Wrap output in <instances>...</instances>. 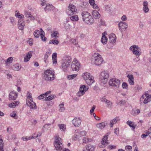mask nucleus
I'll return each mask as SVG.
<instances>
[{"instance_id": "32", "label": "nucleus", "mask_w": 151, "mask_h": 151, "mask_svg": "<svg viewBox=\"0 0 151 151\" xmlns=\"http://www.w3.org/2000/svg\"><path fill=\"white\" fill-rule=\"evenodd\" d=\"M52 7H53L52 6L50 5H46V6L45 8H44V9L46 12L50 11L52 9Z\"/></svg>"}, {"instance_id": "4", "label": "nucleus", "mask_w": 151, "mask_h": 151, "mask_svg": "<svg viewBox=\"0 0 151 151\" xmlns=\"http://www.w3.org/2000/svg\"><path fill=\"white\" fill-rule=\"evenodd\" d=\"M62 143V139L59 137L56 136L55 138V142L54 143L55 147L56 150L61 151L62 147L60 145V144Z\"/></svg>"}, {"instance_id": "50", "label": "nucleus", "mask_w": 151, "mask_h": 151, "mask_svg": "<svg viewBox=\"0 0 151 151\" xmlns=\"http://www.w3.org/2000/svg\"><path fill=\"white\" fill-rule=\"evenodd\" d=\"M16 111H14L13 112L10 114V116L11 117L14 118L15 119L17 118V116H16Z\"/></svg>"}, {"instance_id": "23", "label": "nucleus", "mask_w": 151, "mask_h": 151, "mask_svg": "<svg viewBox=\"0 0 151 151\" xmlns=\"http://www.w3.org/2000/svg\"><path fill=\"white\" fill-rule=\"evenodd\" d=\"M86 83L88 85H91L94 82V81L93 80V77H91L90 78H88L87 79L85 80Z\"/></svg>"}, {"instance_id": "47", "label": "nucleus", "mask_w": 151, "mask_h": 151, "mask_svg": "<svg viewBox=\"0 0 151 151\" xmlns=\"http://www.w3.org/2000/svg\"><path fill=\"white\" fill-rule=\"evenodd\" d=\"M15 15L17 17L21 19L23 18L24 17V16L23 14H20L19 13L16 14Z\"/></svg>"}, {"instance_id": "27", "label": "nucleus", "mask_w": 151, "mask_h": 151, "mask_svg": "<svg viewBox=\"0 0 151 151\" xmlns=\"http://www.w3.org/2000/svg\"><path fill=\"white\" fill-rule=\"evenodd\" d=\"M89 2L91 5L92 6L94 9H97L98 8V7L95 4V1L94 0H89Z\"/></svg>"}, {"instance_id": "45", "label": "nucleus", "mask_w": 151, "mask_h": 151, "mask_svg": "<svg viewBox=\"0 0 151 151\" xmlns=\"http://www.w3.org/2000/svg\"><path fill=\"white\" fill-rule=\"evenodd\" d=\"M40 37L41 40L43 41H46L47 40V38L46 37H45L44 35L42 33H41L40 34Z\"/></svg>"}, {"instance_id": "60", "label": "nucleus", "mask_w": 151, "mask_h": 151, "mask_svg": "<svg viewBox=\"0 0 151 151\" xmlns=\"http://www.w3.org/2000/svg\"><path fill=\"white\" fill-rule=\"evenodd\" d=\"M99 25L104 26L105 24V22L102 19H100L99 22Z\"/></svg>"}, {"instance_id": "31", "label": "nucleus", "mask_w": 151, "mask_h": 151, "mask_svg": "<svg viewBox=\"0 0 151 151\" xmlns=\"http://www.w3.org/2000/svg\"><path fill=\"white\" fill-rule=\"evenodd\" d=\"M68 9L72 11L75 13H76L75 6L72 4H70L68 6Z\"/></svg>"}, {"instance_id": "61", "label": "nucleus", "mask_w": 151, "mask_h": 151, "mask_svg": "<svg viewBox=\"0 0 151 151\" xmlns=\"http://www.w3.org/2000/svg\"><path fill=\"white\" fill-rule=\"evenodd\" d=\"M108 148L109 149L112 150L113 149H114L116 148V146L115 145H109L108 146Z\"/></svg>"}, {"instance_id": "15", "label": "nucleus", "mask_w": 151, "mask_h": 151, "mask_svg": "<svg viewBox=\"0 0 151 151\" xmlns=\"http://www.w3.org/2000/svg\"><path fill=\"white\" fill-rule=\"evenodd\" d=\"M25 22L22 19H19L18 22V28L19 29L23 30Z\"/></svg>"}, {"instance_id": "24", "label": "nucleus", "mask_w": 151, "mask_h": 151, "mask_svg": "<svg viewBox=\"0 0 151 151\" xmlns=\"http://www.w3.org/2000/svg\"><path fill=\"white\" fill-rule=\"evenodd\" d=\"M86 150H83V151H93L94 147L92 145H89L86 146Z\"/></svg>"}, {"instance_id": "54", "label": "nucleus", "mask_w": 151, "mask_h": 151, "mask_svg": "<svg viewBox=\"0 0 151 151\" xmlns=\"http://www.w3.org/2000/svg\"><path fill=\"white\" fill-rule=\"evenodd\" d=\"M9 19L10 20L11 23L13 25H14L16 24L15 21L13 17H10Z\"/></svg>"}, {"instance_id": "41", "label": "nucleus", "mask_w": 151, "mask_h": 151, "mask_svg": "<svg viewBox=\"0 0 151 151\" xmlns=\"http://www.w3.org/2000/svg\"><path fill=\"white\" fill-rule=\"evenodd\" d=\"M106 104L108 108H111L112 105V103L109 100H108L106 102Z\"/></svg>"}, {"instance_id": "38", "label": "nucleus", "mask_w": 151, "mask_h": 151, "mask_svg": "<svg viewBox=\"0 0 151 151\" xmlns=\"http://www.w3.org/2000/svg\"><path fill=\"white\" fill-rule=\"evenodd\" d=\"M59 41L58 40H50L49 41V44H53L54 45H58L59 43Z\"/></svg>"}, {"instance_id": "9", "label": "nucleus", "mask_w": 151, "mask_h": 151, "mask_svg": "<svg viewBox=\"0 0 151 151\" xmlns=\"http://www.w3.org/2000/svg\"><path fill=\"white\" fill-rule=\"evenodd\" d=\"M73 62L75 63L72 62L71 65V68L73 71H77L78 70L80 67V64L77 61L76 58H74Z\"/></svg>"}, {"instance_id": "55", "label": "nucleus", "mask_w": 151, "mask_h": 151, "mask_svg": "<svg viewBox=\"0 0 151 151\" xmlns=\"http://www.w3.org/2000/svg\"><path fill=\"white\" fill-rule=\"evenodd\" d=\"M132 147L130 145H127L125 147V150L127 151H132Z\"/></svg>"}, {"instance_id": "39", "label": "nucleus", "mask_w": 151, "mask_h": 151, "mask_svg": "<svg viewBox=\"0 0 151 151\" xmlns=\"http://www.w3.org/2000/svg\"><path fill=\"white\" fill-rule=\"evenodd\" d=\"M40 32L37 30H36L34 33V35L35 37L36 38H38L39 37V35L40 34Z\"/></svg>"}, {"instance_id": "22", "label": "nucleus", "mask_w": 151, "mask_h": 151, "mask_svg": "<svg viewBox=\"0 0 151 151\" xmlns=\"http://www.w3.org/2000/svg\"><path fill=\"white\" fill-rule=\"evenodd\" d=\"M82 76L83 78L85 80L88 78H90L91 77H93L89 73L87 72L83 73Z\"/></svg>"}, {"instance_id": "52", "label": "nucleus", "mask_w": 151, "mask_h": 151, "mask_svg": "<svg viewBox=\"0 0 151 151\" xmlns=\"http://www.w3.org/2000/svg\"><path fill=\"white\" fill-rule=\"evenodd\" d=\"M59 126L60 129L62 131H64L65 129V126L63 124L58 125Z\"/></svg>"}, {"instance_id": "14", "label": "nucleus", "mask_w": 151, "mask_h": 151, "mask_svg": "<svg viewBox=\"0 0 151 151\" xmlns=\"http://www.w3.org/2000/svg\"><path fill=\"white\" fill-rule=\"evenodd\" d=\"M32 52L31 51L28 52L24 58V62H26L29 61L32 56Z\"/></svg>"}, {"instance_id": "18", "label": "nucleus", "mask_w": 151, "mask_h": 151, "mask_svg": "<svg viewBox=\"0 0 151 151\" xmlns=\"http://www.w3.org/2000/svg\"><path fill=\"white\" fill-rule=\"evenodd\" d=\"M143 11L145 13H147L148 12L149 9L148 7V2L147 1H145L143 3Z\"/></svg>"}, {"instance_id": "29", "label": "nucleus", "mask_w": 151, "mask_h": 151, "mask_svg": "<svg viewBox=\"0 0 151 151\" xmlns=\"http://www.w3.org/2000/svg\"><path fill=\"white\" fill-rule=\"evenodd\" d=\"M38 137V135L37 134L36 136H32L31 137H23L22 138V139L24 141H26L29 140L30 139H32V138H37V137Z\"/></svg>"}, {"instance_id": "28", "label": "nucleus", "mask_w": 151, "mask_h": 151, "mask_svg": "<svg viewBox=\"0 0 151 151\" xmlns=\"http://www.w3.org/2000/svg\"><path fill=\"white\" fill-rule=\"evenodd\" d=\"M142 89V87L141 86L139 85H137L134 88V91L135 92V94L136 93L139 92L140 91H141Z\"/></svg>"}, {"instance_id": "64", "label": "nucleus", "mask_w": 151, "mask_h": 151, "mask_svg": "<svg viewBox=\"0 0 151 151\" xmlns=\"http://www.w3.org/2000/svg\"><path fill=\"white\" fill-rule=\"evenodd\" d=\"M86 132L85 131H82L80 132V134L82 136H84L86 135Z\"/></svg>"}, {"instance_id": "62", "label": "nucleus", "mask_w": 151, "mask_h": 151, "mask_svg": "<svg viewBox=\"0 0 151 151\" xmlns=\"http://www.w3.org/2000/svg\"><path fill=\"white\" fill-rule=\"evenodd\" d=\"M123 88H127V83L123 82L122 85Z\"/></svg>"}, {"instance_id": "43", "label": "nucleus", "mask_w": 151, "mask_h": 151, "mask_svg": "<svg viewBox=\"0 0 151 151\" xmlns=\"http://www.w3.org/2000/svg\"><path fill=\"white\" fill-rule=\"evenodd\" d=\"M127 77L128 78V81L129 83L131 85L132 84V75L128 74L127 76Z\"/></svg>"}, {"instance_id": "51", "label": "nucleus", "mask_w": 151, "mask_h": 151, "mask_svg": "<svg viewBox=\"0 0 151 151\" xmlns=\"http://www.w3.org/2000/svg\"><path fill=\"white\" fill-rule=\"evenodd\" d=\"M67 14L69 15H71L75 13L74 12L72 11L69 9L68 10V11L67 12Z\"/></svg>"}, {"instance_id": "63", "label": "nucleus", "mask_w": 151, "mask_h": 151, "mask_svg": "<svg viewBox=\"0 0 151 151\" xmlns=\"http://www.w3.org/2000/svg\"><path fill=\"white\" fill-rule=\"evenodd\" d=\"M84 94V92L82 91V92L79 91L77 93V95L78 96H81L83 95Z\"/></svg>"}, {"instance_id": "8", "label": "nucleus", "mask_w": 151, "mask_h": 151, "mask_svg": "<svg viewBox=\"0 0 151 151\" xmlns=\"http://www.w3.org/2000/svg\"><path fill=\"white\" fill-rule=\"evenodd\" d=\"M148 93V91L146 92L143 95L141 98V99H144L143 103L145 104H146L150 101V99H151V97H150V96Z\"/></svg>"}, {"instance_id": "57", "label": "nucleus", "mask_w": 151, "mask_h": 151, "mask_svg": "<svg viewBox=\"0 0 151 151\" xmlns=\"http://www.w3.org/2000/svg\"><path fill=\"white\" fill-rule=\"evenodd\" d=\"M140 110L138 109H137L134 112V113H133V115H137L138 114H139L140 113Z\"/></svg>"}, {"instance_id": "19", "label": "nucleus", "mask_w": 151, "mask_h": 151, "mask_svg": "<svg viewBox=\"0 0 151 151\" xmlns=\"http://www.w3.org/2000/svg\"><path fill=\"white\" fill-rule=\"evenodd\" d=\"M83 21L91 15L87 11H83L81 13Z\"/></svg>"}, {"instance_id": "1", "label": "nucleus", "mask_w": 151, "mask_h": 151, "mask_svg": "<svg viewBox=\"0 0 151 151\" xmlns=\"http://www.w3.org/2000/svg\"><path fill=\"white\" fill-rule=\"evenodd\" d=\"M72 61V58L70 56H66L63 59L61 67L63 70L66 71L68 68L70 66Z\"/></svg>"}, {"instance_id": "56", "label": "nucleus", "mask_w": 151, "mask_h": 151, "mask_svg": "<svg viewBox=\"0 0 151 151\" xmlns=\"http://www.w3.org/2000/svg\"><path fill=\"white\" fill-rule=\"evenodd\" d=\"M83 142L85 143H88L89 141V139L87 137L83 138Z\"/></svg>"}, {"instance_id": "44", "label": "nucleus", "mask_w": 151, "mask_h": 151, "mask_svg": "<svg viewBox=\"0 0 151 151\" xmlns=\"http://www.w3.org/2000/svg\"><path fill=\"white\" fill-rule=\"evenodd\" d=\"M0 151H4L3 150V142L1 139H0Z\"/></svg>"}, {"instance_id": "36", "label": "nucleus", "mask_w": 151, "mask_h": 151, "mask_svg": "<svg viewBox=\"0 0 151 151\" xmlns=\"http://www.w3.org/2000/svg\"><path fill=\"white\" fill-rule=\"evenodd\" d=\"M114 37L113 36H110L109 37V39L110 40V42L111 43H114L116 42V39L114 38V37H116L115 35H114Z\"/></svg>"}, {"instance_id": "26", "label": "nucleus", "mask_w": 151, "mask_h": 151, "mask_svg": "<svg viewBox=\"0 0 151 151\" xmlns=\"http://www.w3.org/2000/svg\"><path fill=\"white\" fill-rule=\"evenodd\" d=\"M12 68L14 70L18 71L20 69L21 66L19 64H16L14 65Z\"/></svg>"}, {"instance_id": "42", "label": "nucleus", "mask_w": 151, "mask_h": 151, "mask_svg": "<svg viewBox=\"0 0 151 151\" xmlns=\"http://www.w3.org/2000/svg\"><path fill=\"white\" fill-rule=\"evenodd\" d=\"M27 94L28 95L27 96V101L28 100H29V101H32L31 94L28 91L27 92Z\"/></svg>"}, {"instance_id": "7", "label": "nucleus", "mask_w": 151, "mask_h": 151, "mask_svg": "<svg viewBox=\"0 0 151 151\" xmlns=\"http://www.w3.org/2000/svg\"><path fill=\"white\" fill-rule=\"evenodd\" d=\"M109 83L110 86L119 88L120 84V81L118 79L113 78L110 80Z\"/></svg>"}, {"instance_id": "17", "label": "nucleus", "mask_w": 151, "mask_h": 151, "mask_svg": "<svg viewBox=\"0 0 151 151\" xmlns=\"http://www.w3.org/2000/svg\"><path fill=\"white\" fill-rule=\"evenodd\" d=\"M107 124L108 123L106 121H105L104 122L97 124L96 125V127L98 128L102 129L104 128L107 125Z\"/></svg>"}, {"instance_id": "40", "label": "nucleus", "mask_w": 151, "mask_h": 151, "mask_svg": "<svg viewBox=\"0 0 151 151\" xmlns=\"http://www.w3.org/2000/svg\"><path fill=\"white\" fill-rule=\"evenodd\" d=\"M64 103L63 102L61 104H60L59 105V106L60 107V109L59 110L60 111L63 112L65 110V108L64 107Z\"/></svg>"}, {"instance_id": "35", "label": "nucleus", "mask_w": 151, "mask_h": 151, "mask_svg": "<svg viewBox=\"0 0 151 151\" xmlns=\"http://www.w3.org/2000/svg\"><path fill=\"white\" fill-rule=\"evenodd\" d=\"M51 35L52 37H58L59 34L58 32L57 31L53 32L51 34Z\"/></svg>"}, {"instance_id": "16", "label": "nucleus", "mask_w": 151, "mask_h": 151, "mask_svg": "<svg viewBox=\"0 0 151 151\" xmlns=\"http://www.w3.org/2000/svg\"><path fill=\"white\" fill-rule=\"evenodd\" d=\"M17 97V92H11L9 94V99L10 100H15Z\"/></svg>"}, {"instance_id": "21", "label": "nucleus", "mask_w": 151, "mask_h": 151, "mask_svg": "<svg viewBox=\"0 0 151 151\" xmlns=\"http://www.w3.org/2000/svg\"><path fill=\"white\" fill-rule=\"evenodd\" d=\"M108 133H107L106 135L103 137L102 139V141H101V144L102 145H104L106 143H108Z\"/></svg>"}, {"instance_id": "3", "label": "nucleus", "mask_w": 151, "mask_h": 151, "mask_svg": "<svg viewBox=\"0 0 151 151\" xmlns=\"http://www.w3.org/2000/svg\"><path fill=\"white\" fill-rule=\"evenodd\" d=\"M44 78L46 81H53L55 78L54 73L51 70H47L44 72Z\"/></svg>"}, {"instance_id": "49", "label": "nucleus", "mask_w": 151, "mask_h": 151, "mask_svg": "<svg viewBox=\"0 0 151 151\" xmlns=\"http://www.w3.org/2000/svg\"><path fill=\"white\" fill-rule=\"evenodd\" d=\"M77 76V74H73L67 77L68 79L69 80L72 79L76 77Z\"/></svg>"}, {"instance_id": "46", "label": "nucleus", "mask_w": 151, "mask_h": 151, "mask_svg": "<svg viewBox=\"0 0 151 151\" xmlns=\"http://www.w3.org/2000/svg\"><path fill=\"white\" fill-rule=\"evenodd\" d=\"M147 132H145V133L143 134H142V135L141 136V137L142 138H145L146 137H147L148 135L149 136V135L150 134H149L150 132L149 131L148 132H147Z\"/></svg>"}, {"instance_id": "37", "label": "nucleus", "mask_w": 151, "mask_h": 151, "mask_svg": "<svg viewBox=\"0 0 151 151\" xmlns=\"http://www.w3.org/2000/svg\"><path fill=\"white\" fill-rule=\"evenodd\" d=\"M107 38L106 37H104V36H102L101 41L102 43L104 44H106L107 42Z\"/></svg>"}, {"instance_id": "20", "label": "nucleus", "mask_w": 151, "mask_h": 151, "mask_svg": "<svg viewBox=\"0 0 151 151\" xmlns=\"http://www.w3.org/2000/svg\"><path fill=\"white\" fill-rule=\"evenodd\" d=\"M92 14L93 17L95 19H99L100 17V15L99 12L96 10H93L92 11Z\"/></svg>"}, {"instance_id": "12", "label": "nucleus", "mask_w": 151, "mask_h": 151, "mask_svg": "<svg viewBox=\"0 0 151 151\" xmlns=\"http://www.w3.org/2000/svg\"><path fill=\"white\" fill-rule=\"evenodd\" d=\"M83 21L87 24L91 25L94 22V19L91 16V15L85 19Z\"/></svg>"}, {"instance_id": "6", "label": "nucleus", "mask_w": 151, "mask_h": 151, "mask_svg": "<svg viewBox=\"0 0 151 151\" xmlns=\"http://www.w3.org/2000/svg\"><path fill=\"white\" fill-rule=\"evenodd\" d=\"M141 49L138 46L133 45V53L136 55L137 56V60H135L136 62L139 60L138 58L140 55L141 54L140 52Z\"/></svg>"}, {"instance_id": "48", "label": "nucleus", "mask_w": 151, "mask_h": 151, "mask_svg": "<svg viewBox=\"0 0 151 151\" xmlns=\"http://www.w3.org/2000/svg\"><path fill=\"white\" fill-rule=\"evenodd\" d=\"M50 54L51 52H50V51L47 52L44 55L45 59H47L48 57L50 55Z\"/></svg>"}, {"instance_id": "25", "label": "nucleus", "mask_w": 151, "mask_h": 151, "mask_svg": "<svg viewBox=\"0 0 151 151\" xmlns=\"http://www.w3.org/2000/svg\"><path fill=\"white\" fill-rule=\"evenodd\" d=\"M119 120V118L116 117L112 120L110 121V125L111 127L113 126L114 124H116L117 121Z\"/></svg>"}, {"instance_id": "30", "label": "nucleus", "mask_w": 151, "mask_h": 151, "mask_svg": "<svg viewBox=\"0 0 151 151\" xmlns=\"http://www.w3.org/2000/svg\"><path fill=\"white\" fill-rule=\"evenodd\" d=\"M70 19L71 21H76L78 20V18L77 15H74L70 17Z\"/></svg>"}, {"instance_id": "59", "label": "nucleus", "mask_w": 151, "mask_h": 151, "mask_svg": "<svg viewBox=\"0 0 151 151\" xmlns=\"http://www.w3.org/2000/svg\"><path fill=\"white\" fill-rule=\"evenodd\" d=\"M71 41L72 43L74 45H76L78 43V41L75 39H71Z\"/></svg>"}, {"instance_id": "13", "label": "nucleus", "mask_w": 151, "mask_h": 151, "mask_svg": "<svg viewBox=\"0 0 151 151\" xmlns=\"http://www.w3.org/2000/svg\"><path fill=\"white\" fill-rule=\"evenodd\" d=\"M27 104L30 107V109H35L36 108L35 103L32 101H29V100H28L27 101Z\"/></svg>"}, {"instance_id": "33", "label": "nucleus", "mask_w": 151, "mask_h": 151, "mask_svg": "<svg viewBox=\"0 0 151 151\" xmlns=\"http://www.w3.org/2000/svg\"><path fill=\"white\" fill-rule=\"evenodd\" d=\"M88 89V88H86L85 85H83L80 87L79 91L82 92V91L85 93V91H86Z\"/></svg>"}, {"instance_id": "58", "label": "nucleus", "mask_w": 151, "mask_h": 151, "mask_svg": "<svg viewBox=\"0 0 151 151\" xmlns=\"http://www.w3.org/2000/svg\"><path fill=\"white\" fill-rule=\"evenodd\" d=\"M12 60L13 58L12 57L9 58L6 60V63H7V62H9L10 63H11L12 62Z\"/></svg>"}, {"instance_id": "2", "label": "nucleus", "mask_w": 151, "mask_h": 151, "mask_svg": "<svg viewBox=\"0 0 151 151\" xmlns=\"http://www.w3.org/2000/svg\"><path fill=\"white\" fill-rule=\"evenodd\" d=\"M92 59V63L96 65H101L103 62V59L101 58V55L98 53H94Z\"/></svg>"}, {"instance_id": "10", "label": "nucleus", "mask_w": 151, "mask_h": 151, "mask_svg": "<svg viewBox=\"0 0 151 151\" xmlns=\"http://www.w3.org/2000/svg\"><path fill=\"white\" fill-rule=\"evenodd\" d=\"M81 120L79 118L75 117L72 121L73 124L75 127H79L81 124Z\"/></svg>"}, {"instance_id": "34", "label": "nucleus", "mask_w": 151, "mask_h": 151, "mask_svg": "<svg viewBox=\"0 0 151 151\" xmlns=\"http://www.w3.org/2000/svg\"><path fill=\"white\" fill-rule=\"evenodd\" d=\"M55 96L54 95H50L49 96L45 98V101H50L54 99L55 97Z\"/></svg>"}, {"instance_id": "53", "label": "nucleus", "mask_w": 151, "mask_h": 151, "mask_svg": "<svg viewBox=\"0 0 151 151\" xmlns=\"http://www.w3.org/2000/svg\"><path fill=\"white\" fill-rule=\"evenodd\" d=\"M25 16L27 17H30L31 14L30 12H28L27 11H25L24 12Z\"/></svg>"}, {"instance_id": "5", "label": "nucleus", "mask_w": 151, "mask_h": 151, "mask_svg": "<svg viewBox=\"0 0 151 151\" xmlns=\"http://www.w3.org/2000/svg\"><path fill=\"white\" fill-rule=\"evenodd\" d=\"M109 74L106 71H103L101 72L99 76V79L101 82L105 84L107 82Z\"/></svg>"}, {"instance_id": "11", "label": "nucleus", "mask_w": 151, "mask_h": 151, "mask_svg": "<svg viewBox=\"0 0 151 151\" xmlns=\"http://www.w3.org/2000/svg\"><path fill=\"white\" fill-rule=\"evenodd\" d=\"M119 30L122 32V29H125L127 28L128 25L126 23L122 22H120L118 24Z\"/></svg>"}]
</instances>
